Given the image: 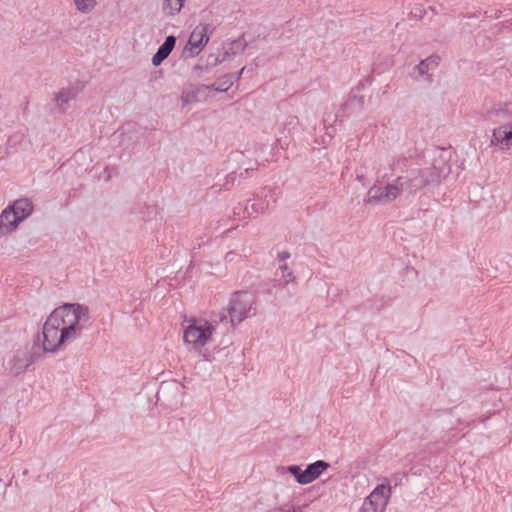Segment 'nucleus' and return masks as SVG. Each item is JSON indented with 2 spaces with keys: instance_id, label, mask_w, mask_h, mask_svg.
Segmentation results:
<instances>
[{
  "instance_id": "28",
  "label": "nucleus",
  "mask_w": 512,
  "mask_h": 512,
  "mask_svg": "<svg viewBox=\"0 0 512 512\" xmlns=\"http://www.w3.org/2000/svg\"><path fill=\"white\" fill-rule=\"evenodd\" d=\"M505 26L512 29V19L505 22Z\"/></svg>"
},
{
  "instance_id": "20",
  "label": "nucleus",
  "mask_w": 512,
  "mask_h": 512,
  "mask_svg": "<svg viewBox=\"0 0 512 512\" xmlns=\"http://www.w3.org/2000/svg\"><path fill=\"white\" fill-rule=\"evenodd\" d=\"M73 2L77 11L82 14L91 13L97 6V0H74Z\"/></svg>"
},
{
  "instance_id": "27",
  "label": "nucleus",
  "mask_w": 512,
  "mask_h": 512,
  "mask_svg": "<svg viewBox=\"0 0 512 512\" xmlns=\"http://www.w3.org/2000/svg\"><path fill=\"white\" fill-rule=\"evenodd\" d=\"M251 208H252L253 212H255L256 214L260 213L264 209V207L258 208V207H254V206H252Z\"/></svg>"
},
{
  "instance_id": "18",
  "label": "nucleus",
  "mask_w": 512,
  "mask_h": 512,
  "mask_svg": "<svg viewBox=\"0 0 512 512\" xmlns=\"http://www.w3.org/2000/svg\"><path fill=\"white\" fill-rule=\"evenodd\" d=\"M183 0H164L162 11L167 16H174L180 12L183 7Z\"/></svg>"
},
{
  "instance_id": "21",
  "label": "nucleus",
  "mask_w": 512,
  "mask_h": 512,
  "mask_svg": "<svg viewBox=\"0 0 512 512\" xmlns=\"http://www.w3.org/2000/svg\"><path fill=\"white\" fill-rule=\"evenodd\" d=\"M287 470L289 473H291L295 477L296 481L299 484L306 485V479L303 478L304 470H302L299 466L291 465V466H288Z\"/></svg>"
},
{
  "instance_id": "7",
  "label": "nucleus",
  "mask_w": 512,
  "mask_h": 512,
  "mask_svg": "<svg viewBox=\"0 0 512 512\" xmlns=\"http://www.w3.org/2000/svg\"><path fill=\"white\" fill-rule=\"evenodd\" d=\"M82 89L83 85L80 82H74L54 92L50 101L51 112L53 114H65L69 103L77 98Z\"/></svg>"
},
{
  "instance_id": "6",
  "label": "nucleus",
  "mask_w": 512,
  "mask_h": 512,
  "mask_svg": "<svg viewBox=\"0 0 512 512\" xmlns=\"http://www.w3.org/2000/svg\"><path fill=\"white\" fill-rule=\"evenodd\" d=\"M404 191V177H397L393 183L386 186H372L368 190L366 204H389Z\"/></svg>"
},
{
  "instance_id": "9",
  "label": "nucleus",
  "mask_w": 512,
  "mask_h": 512,
  "mask_svg": "<svg viewBox=\"0 0 512 512\" xmlns=\"http://www.w3.org/2000/svg\"><path fill=\"white\" fill-rule=\"evenodd\" d=\"M391 493L392 490L389 485L380 484L365 498L364 502L369 503L372 508H375L376 512H383L391 497Z\"/></svg>"
},
{
  "instance_id": "5",
  "label": "nucleus",
  "mask_w": 512,
  "mask_h": 512,
  "mask_svg": "<svg viewBox=\"0 0 512 512\" xmlns=\"http://www.w3.org/2000/svg\"><path fill=\"white\" fill-rule=\"evenodd\" d=\"M215 325L207 320H192L183 332L185 344L190 345L193 350L200 351L211 339Z\"/></svg>"
},
{
  "instance_id": "26",
  "label": "nucleus",
  "mask_w": 512,
  "mask_h": 512,
  "mask_svg": "<svg viewBox=\"0 0 512 512\" xmlns=\"http://www.w3.org/2000/svg\"><path fill=\"white\" fill-rule=\"evenodd\" d=\"M245 68L243 67L238 73L237 75H234V79H235V82L238 81L241 77V75L243 74Z\"/></svg>"
},
{
  "instance_id": "29",
  "label": "nucleus",
  "mask_w": 512,
  "mask_h": 512,
  "mask_svg": "<svg viewBox=\"0 0 512 512\" xmlns=\"http://www.w3.org/2000/svg\"><path fill=\"white\" fill-rule=\"evenodd\" d=\"M357 179H358L359 181H362L363 176L358 175V176H357Z\"/></svg>"
},
{
  "instance_id": "15",
  "label": "nucleus",
  "mask_w": 512,
  "mask_h": 512,
  "mask_svg": "<svg viewBox=\"0 0 512 512\" xmlns=\"http://www.w3.org/2000/svg\"><path fill=\"white\" fill-rule=\"evenodd\" d=\"M278 270L276 276L278 277L277 281L280 287L285 288L291 283H296V277L287 264H281Z\"/></svg>"
},
{
  "instance_id": "2",
  "label": "nucleus",
  "mask_w": 512,
  "mask_h": 512,
  "mask_svg": "<svg viewBox=\"0 0 512 512\" xmlns=\"http://www.w3.org/2000/svg\"><path fill=\"white\" fill-rule=\"evenodd\" d=\"M256 312L255 296L248 291H236L231 295L227 308L219 313L218 320L214 322L215 324L230 323L231 327L235 328L245 319L256 315Z\"/></svg>"
},
{
  "instance_id": "19",
  "label": "nucleus",
  "mask_w": 512,
  "mask_h": 512,
  "mask_svg": "<svg viewBox=\"0 0 512 512\" xmlns=\"http://www.w3.org/2000/svg\"><path fill=\"white\" fill-rule=\"evenodd\" d=\"M235 82L233 74H226L222 78H220L216 83L212 84L210 89L225 92L227 91Z\"/></svg>"
},
{
  "instance_id": "4",
  "label": "nucleus",
  "mask_w": 512,
  "mask_h": 512,
  "mask_svg": "<svg viewBox=\"0 0 512 512\" xmlns=\"http://www.w3.org/2000/svg\"><path fill=\"white\" fill-rule=\"evenodd\" d=\"M445 174L446 169L437 167L435 163L430 168L412 169L409 172V176L404 177V191L407 190L410 193H414L429 184L439 183Z\"/></svg>"
},
{
  "instance_id": "8",
  "label": "nucleus",
  "mask_w": 512,
  "mask_h": 512,
  "mask_svg": "<svg viewBox=\"0 0 512 512\" xmlns=\"http://www.w3.org/2000/svg\"><path fill=\"white\" fill-rule=\"evenodd\" d=\"M213 28L210 24H199L191 32L183 54L186 58L197 56L209 42Z\"/></svg>"
},
{
  "instance_id": "12",
  "label": "nucleus",
  "mask_w": 512,
  "mask_h": 512,
  "mask_svg": "<svg viewBox=\"0 0 512 512\" xmlns=\"http://www.w3.org/2000/svg\"><path fill=\"white\" fill-rule=\"evenodd\" d=\"M176 44V38L172 35L167 36L164 43L158 48L157 52L152 57V64L159 66L172 52Z\"/></svg>"
},
{
  "instance_id": "3",
  "label": "nucleus",
  "mask_w": 512,
  "mask_h": 512,
  "mask_svg": "<svg viewBox=\"0 0 512 512\" xmlns=\"http://www.w3.org/2000/svg\"><path fill=\"white\" fill-rule=\"evenodd\" d=\"M33 203L28 198L15 200L0 213V238L16 231L33 212Z\"/></svg>"
},
{
  "instance_id": "17",
  "label": "nucleus",
  "mask_w": 512,
  "mask_h": 512,
  "mask_svg": "<svg viewBox=\"0 0 512 512\" xmlns=\"http://www.w3.org/2000/svg\"><path fill=\"white\" fill-rule=\"evenodd\" d=\"M489 113L498 117H512V99L495 104Z\"/></svg>"
},
{
  "instance_id": "10",
  "label": "nucleus",
  "mask_w": 512,
  "mask_h": 512,
  "mask_svg": "<svg viewBox=\"0 0 512 512\" xmlns=\"http://www.w3.org/2000/svg\"><path fill=\"white\" fill-rule=\"evenodd\" d=\"M246 48V40L243 37H240L233 41L224 42L219 50L222 53V59H225V61H230L236 55L242 54Z\"/></svg>"
},
{
  "instance_id": "11",
  "label": "nucleus",
  "mask_w": 512,
  "mask_h": 512,
  "mask_svg": "<svg viewBox=\"0 0 512 512\" xmlns=\"http://www.w3.org/2000/svg\"><path fill=\"white\" fill-rule=\"evenodd\" d=\"M492 143L499 145L500 149L512 148V124H505L495 128L492 135Z\"/></svg>"
},
{
  "instance_id": "24",
  "label": "nucleus",
  "mask_w": 512,
  "mask_h": 512,
  "mask_svg": "<svg viewBox=\"0 0 512 512\" xmlns=\"http://www.w3.org/2000/svg\"><path fill=\"white\" fill-rule=\"evenodd\" d=\"M290 257V254L288 252H281L278 254V261L281 264H286L285 261Z\"/></svg>"
},
{
  "instance_id": "30",
  "label": "nucleus",
  "mask_w": 512,
  "mask_h": 512,
  "mask_svg": "<svg viewBox=\"0 0 512 512\" xmlns=\"http://www.w3.org/2000/svg\"><path fill=\"white\" fill-rule=\"evenodd\" d=\"M245 210L248 211V207H245ZM248 216L250 217L251 214L249 212H247Z\"/></svg>"
},
{
  "instance_id": "22",
  "label": "nucleus",
  "mask_w": 512,
  "mask_h": 512,
  "mask_svg": "<svg viewBox=\"0 0 512 512\" xmlns=\"http://www.w3.org/2000/svg\"><path fill=\"white\" fill-rule=\"evenodd\" d=\"M223 62H225V59H222V53L218 49L217 53H211L208 55L206 65L210 67H215Z\"/></svg>"
},
{
  "instance_id": "13",
  "label": "nucleus",
  "mask_w": 512,
  "mask_h": 512,
  "mask_svg": "<svg viewBox=\"0 0 512 512\" xmlns=\"http://www.w3.org/2000/svg\"><path fill=\"white\" fill-rule=\"evenodd\" d=\"M329 468V463L324 460H317L309 464L304 470L303 478L306 479V484L316 480L325 470Z\"/></svg>"
},
{
  "instance_id": "16",
  "label": "nucleus",
  "mask_w": 512,
  "mask_h": 512,
  "mask_svg": "<svg viewBox=\"0 0 512 512\" xmlns=\"http://www.w3.org/2000/svg\"><path fill=\"white\" fill-rule=\"evenodd\" d=\"M440 63V57L438 55H431L426 59L420 61L417 65L418 74L423 76L427 74L429 70L435 69Z\"/></svg>"
},
{
  "instance_id": "25",
  "label": "nucleus",
  "mask_w": 512,
  "mask_h": 512,
  "mask_svg": "<svg viewBox=\"0 0 512 512\" xmlns=\"http://www.w3.org/2000/svg\"><path fill=\"white\" fill-rule=\"evenodd\" d=\"M359 512H376L375 508H372L371 505L368 503L363 502Z\"/></svg>"
},
{
  "instance_id": "23",
  "label": "nucleus",
  "mask_w": 512,
  "mask_h": 512,
  "mask_svg": "<svg viewBox=\"0 0 512 512\" xmlns=\"http://www.w3.org/2000/svg\"><path fill=\"white\" fill-rule=\"evenodd\" d=\"M8 484L0 478V504L4 501Z\"/></svg>"
},
{
  "instance_id": "14",
  "label": "nucleus",
  "mask_w": 512,
  "mask_h": 512,
  "mask_svg": "<svg viewBox=\"0 0 512 512\" xmlns=\"http://www.w3.org/2000/svg\"><path fill=\"white\" fill-rule=\"evenodd\" d=\"M210 89L209 86H190L188 89L182 92L181 101L183 106L200 101V94H203L206 90Z\"/></svg>"
},
{
  "instance_id": "1",
  "label": "nucleus",
  "mask_w": 512,
  "mask_h": 512,
  "mask_svg": "<svg viewBox=\"0 0 512 512\" xmlns=\"http://www.w3.org/2000/svg\"><path fill=\"white\" fill-rule=\"evenodd\" d=\"M88 320V307L78 303L64 304L54 309L44 322L42 331L33 340L34 353L14 357L16 374L24 372L40 357L38 351L55 353L66 343L77 339Z\"/></svg>"
}]
</instances>
